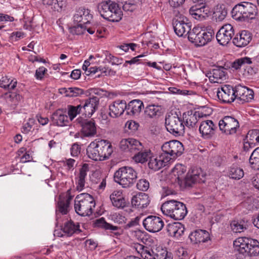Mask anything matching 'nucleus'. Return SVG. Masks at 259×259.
Listing matches in <instances>:
<instances>
[{"mask_svg": "<svg viewBox=\"0 0 259 259\" xmlns=\"http://www.w3.org/2000/svg\"><path fill=\"white\" fill-rule=\"evenodd\" d=\"M186 170V167L179 163L177 164L172 170L173 175L177 177L181 185L191 187L196 182L203 181L201 178L203 177V174L200 168H194L189 170L185 176Z\"/></svg>", "mask_w": 259, "mask_h": 259, "instance_id": "nucleus-1", "label": "nucleus"}, {"mask_svg": "<svg viewBox=\"0 0 259 259\" xmlns=\"http://www.w3.org/2000/svg\"><path fill=\"white\" fill-rule=\"evenodd\" d=\"M213 35L214 32L211 28L198 25L189 32L188 38L195 45L203 46L211 40Z\"/></svg>", "mask_w": 259, "mask_h": 259, "instance_id": "nucleus-2", "label": "nucleus"}, {"mask_svg": "<svg viewBox=\"0 0 259 259\" xmlns=\"http://www.w3.org/2000/svg\"><path fill=\"white\" fill-rule=\"evenodd\" d=\"M161 209L164 215L176 220L183 219L187 213L186 205L174 200H167L163 203Z\"/></svg>", "mask_w": 259, "mask_h": 259, "instance_id": "nucleus-3", "label": "nucleus"}, {"mask_svg": "<svg viewBox=\"0 0 259 259\" xmlns=\"http://www.w3.org/2000/svg\"><path fill=\"white\" fill-rule=\"evenodd\" d=\"M235 249L240 253L248 256H257L259 254V242L255 239L239 237L233 243Z\"/></svg>", "mask_w": 259, "mask_h": 259, "instance_id": "nucleus-4", "label": "nucleus"}, {"mask_svg": "<svg viewBox=\"0 0 259 259\" xmlns=\"http://www.w3.org/2000/svg\"><path fill=\"white\" fill-rule=\"evenodd\" d=\"M95 205L94 198L88 193L80 194L74 200L75 211L81 216L91 215L93 213V209Z\"/></svg>", "mask_w": 259, "mask_h": 259, "instance_id": "nucleus-5", "label": "nucleus"}, {"mask_svg": "<svg viewBox=\"0 0 259 259\" xmlns=\"http://www.w3.org/2000/svg\"><path fill=\"white\" fill-rule=\"evenodd\" d=\"M257 14L256 6L249 2H242L236 5L232 9V17L239 21L254 19Z\"/></svg>", "mask_w": 259, "mask_h": 259, "instance_id": "nucleus-6", "label": "nucleus"}, {"mask_svg": "<svg viewBox=\"0 0 259 259\" xmlns=\"http://www.w3.org/2000/svg\"><path fill=\"white\" fill-rule=\"evenodd\" d=\"M137 179L136 171L130 166H122L117 170L114 174L115 182L122 186L123 188L132 186Z\"/></svg>", "mask_w": 259, "mask_h": 259, "instance_id": "nucleus-7", "label": "nucleus"}, {"mask_svg": "<svg viewBox=\"0 0 259 259\" xmlns=\"http://www.w3.org/2000/svg\"><path fill=\"white\" fill-rule=\"evenodd\" d=\"M162 154L168 158V161L170 163L176 157L182 154L184 151L182 144L177 140H172L164 143L161 146Z\"/></svg>", "mask_w": 259, "mask_h": 259, "instance_id": "nucleus-8", "label": "nucleus"}, {"mask_svg": "<svg viewBox=\"0 0 259 259\" xmlns=\"http://www.w3.org/2000/svg\"><path fill=\"white\" fill-rule=\"evenodd\" d=\"M165 127L174 135L180 136L184 133L185 127L181 119L176 115H168L165 118Z\"/></svg>", "mask_w": 259, "mask_h": 259, "instance_id": "nucleus-9", "label": "nucleus"}, {"mask_svg": "<svg viewBox=\"0 0 259 259\" xmlns=\"http://www.w3.org/2000/svg\"><path fill=\"white\" fill-rule=\"evenodd\" d=\"M219 126L220 130L226 135H233L236 133L239 127L237 119L231 116H226L220 120Z\"/></svg>", "mask_w": 259, "mask_h": 259, "instance_id": "nucleus-10", "label": "nucleus"}, {"mask_svg": "<svg viewBox=\"0 0 259 259\" xmlns=\"http://www.w3.org/2000/svg\"><path fill=\"white\" fill-rule=\"evenodd\" d=\"M251 63V58L247 57H242L235 60L232 64V67L235 70L243 68L244 76L247 78H250L256 72V69L250 66Z\"/></svg>", "mask_w": 259, "mask_h": 259, "instance_id": "nucleus-11", "label": "nucleus"}, {"mask_svg": "<svg viewBox=\"0 0 259 259\" xmlns=\"http://www.w3.org/2000/svg\"><path fill=\"white\" fill-rule=\"evenodd\" d=\"M172 24L176 34L179 36L189 35L191 31L190 23L189 20L184 16L174 19Z\"/></svg>", "mask_w": 259, "mask_h": 259, "instance_id": "nucleus-12", "label": "nucleus"}, {"mask_svg": "<svg viewBox=\"0 0 259 259\" xmlns=\"http://www.w3.org/2000/svg\"><path fill=\"white\" fill-rule=\"evenodd\" d=\"M145 229L149 232L155 233L160 231L164 225L162 219L157 216L149 215L143 222Z\"/></svg>", "mask_w": 259, "mask_h": 259, "instance_id": "nucleus-13", "label": "nucleus"}, {"mask_svg": "<svg viewBox=\"0 0 259 259\" xmlns=\"http://www.w3.org/2000/svg\"><path fill=\"white\" fill-rule=\"evenodd\" d=\"M234 35L233 27L230 24L223 25L218 31L216 38L218 43L222 46L227 45Z\"/></svg>", "mask_w": 259, "mask_h": 259, "instance_id": "nucleus-14", "label": "nucleus"}, {"mask_svg": "<svg viewBox=\"0 0 259 259\" xmlns=\"http://www.w3.org/2000/svg\"><path fill=\"white\" fill-rule=\"evenodd\" d=\"M189 13L192 17L197 20H206L211 14L210 8L206 6H193L189 9Z\"/></svg>", "mask_w": 259, "mask_h": 259, "instance_id": "nucleus-15", "label": "nucleus"}, {"mask_svg": "<svg viewBox=\"0 0 259 259\" xmlns=\"http://www.w3.org/2000/svg\"><path fill=\"white\" fill-rule=\"evenodd\" d=\"M120 148L124 151L136 153L138 150L143 148L142 144L133 138L122 139L120 142Z\"/></svg>", "mask_w": 259, "mask_h": 259, "instance_id": "nucleus-16", "label": "nucleus"}, {"mask_svg": "<svg viewBox=\"0 0 259 259\" xmlns=\"http://www.w3.org/2000/svg\"><path fill=\"white\" fill-rule=\"evenodd\" d=\"M218 99L224 103H230L235 99L234 88L230 85H225L217 91Z\"/></svg>", "mask_w": 259, "mask_h": 259, "instance_id": "nucleus-17", "label": "nucleus"}, {"mask_svg": "<svg viewBox=\"0 0 259 259\" xmlns=\"http://www.w3.org/2000/svg\"><path fill=\"white\" fill-rule=\"evenodd\" d=\"M71 192L72 190L69 189L66 192L65 199H62L61 196L59 198L56 209V220L58 221V223H59L58 219L60 217L61 214H66L68 211L70 201L74 197V195H72Z\"/></svg>", "mask_w": 259, "mask_h": 259, "instance_id": "nucleus-18", "label": "nucleus"}, {"mask_svg": "<svg viewBox=\"0 0 259 259\" xmlns=\"http://www.w3.org/2000/svg\"><path fill=\"white\" fill-rule=\"evenodd\" d=\"M80 136L81 138H92L97 134V125L92 120H84L81 124Z\"/></svg>", "mask_w": 259, "mask_h": 259, "instance_id": "nucleus-19", "label": "nucleus"}, {"mask_svg": "<svg viewBox=\"0 0 259 259\" xmlns=\"http://www.w3.org/2000/svg\"><path fill=\"white\" fill-rule=\"evenodd\" d=\"M99 103V99L97 97L91 98L85 102L80 104L82 110V114L90 117L95 112Z\"/></svg>", "mask_w": 259, "mask_h": 259, "instance_id": "nucleus-20", "label": "nucleus"}, {"mask_svg": "<svg viewBox=\"0 0 259 259\" xmlns=\"http://www.w3.org/2000/svg\"><path fill=\"white\" fill-rule=\"evenodd\" d=\"M92 17V15L89 9L80 8L76 11L73 16V21L76 23L89 25Z\"/></svg>", "mask_w": 259, "mask_h": 259, "instance_id": "nucleus-21", "label": "nucleus"}, {"mask_svg": "<svg viewBox=\"0 0 259 259\" xmlns=\"http://www.w3.org/2000/svg\"><path fill=\"white\" fill-rule=\"evenodd\" d=\"M216 128L213 121L210 120L202 121L199 125V132L204 139H209L214 134Z\"/></svg>", "mask_w": 259, "mask_h": 259, "instance_id": "nucleus-22", "label": "nucleus"}, {"mask_svg": "<svg viewBox=\"0 0 259 259\" xmlns=\"http://www.w3.org/2000/svg\"><path fill=\"white\" fill-rule=\"evenodd\" d=\"M126 107L124 100H116L109 105V115L113 118L118 117L123 114Z\"/></svg>", "mask_w": 259, "mask_h": 259, "instance_id": "nucleus-23", "label": "nucleus"}, {"mask_svg": "<svg viewBox=\"0 0 259 259\" xmlns=\"http://www.w3.org/2000/svg\"><path fill=\"white\" fill-rule=\"evenodd\" d=\"M245 140L243 148L245 151H247L259 143V130L249 131Z\"/></svg>", "mask_w": 259, "mask_h": 259, "instance_id": "nucleus-24", "label": "nucleus"}, {"mask_svg": "<svg viewBox=\"0 0 259 259\" xmlns=\"http://www.w3.org/2000/svg\"><path fill=\"white\" fill-rule=\"evenodd\" d=\"M251 40V33L247 30H242L235 36L233 42L237 47L241 48L247 46Z\"/></svg>", "mask_w": 259, "mask_h": 259, "instance_id": "nucleus-25", "label": "nucleus"}, {"mask_svg": "<svg viewBox=\"0 0 259 259\" xmlns=\"http://www.w3.org/2000/svg\"><path fill=\"white\" fill-rule=\"evenodd\" d=\"M149 159L148 166L154 170H159L169 163L167 160L168 158L165 157L162 153L156 157L151 156Z\"/></svg>", "mask_w": 259, "mask_h": 259, "instance_id": "nucleus-26", "label": "nucleus"}, {"mask_svg": "<svg viewBox=\"0 0 259 259\" xmlns=\"http://www.w3.org/2000/svg\"><path fill=\"white\" fill-rule=\"evenodd\" d=\"M166 230L169 236L179 238L183 234L185 228L181 223L175 222L168 224L166 226Z\"/></svg>", "mask_w": 259, "mask_h": 259, "instance_id": "nucleus-27", "label": "nucleus"}, {"mask_svg": "<svg viewBox=\"0 0 259 259\" xmlns=\"http://www.w3.org/2000/svg\"><path fill=\"white\" fill-rule=\"evenodd\" d=\"M226 174L230 179L237 180L241 179L244 175V170L236 163H233L228 167Z\"/></svg>", "mask_w": 259, "mask_h": 259, "instance_id": "nucleus-28", "label": "nucleus"}, {"mask_svg": "<svg viewBox=\"0 0 259 259\" xmlns=\"http://www.w3.org/2000/svg\"><path fill=\"white\" fill-rule=\"evenodd\" d=\"M52 121L54 124L59 126L67 125L69 119L68 115L62 110H57L52 115Z\"/></svg>", "mask_w": 259, "mask_h": 259, "instance_id": "nucleus-29", "label": "nucleus"}, {"mask_svg": "<svg viewBox=\"0 0 259 259\" xmlns=\"http://www.w3.org/2000/svg\"><path fill=\"white\" fill-rule=\"evenodd\" d=\"M150 200L147 194L140 193L133 197L132 204L138 208H144L149 205Z\"/></svg>", "mask_w": 259, "mask_h": 259, "instance_id": "nucleus-30", "label": "nucleus"}, {"mask_svg": "<svg viewBox=\"0 0 259 259\" xmlns=\"http://www.w3.org/2000/svg\"><path fill=\"white\" fill-rule=\"evenodd\" d=\"M189 237L195 243L205 242L209 239V234L205 230H197L192 232Z\"/></svg>", "mask_w": 259, "mask_h": 259, "instance_id": "nucleus-31", "label": "nucleus"}, {"mask_svg": "<svg viewBox=\"0 0 259 259\" xmlns=\"http://www.w3.org/2000/svg\"><path fill=\"white\" fill-rule=\"evenodd\" d=\"M88 171V164H84L79 170V175L76 179V189L79 191H82L85 187V179Z\"/></svg>", "mask_w": 259, "mask_h": 259, "instance_id": "nucleus-32", "label": "nucleus"}, {"mask_svg": "<svg viewBox=\"0 0 259 259\" xmlns=\"http://www.w3.org/2000/svg\"><path fill=\"white\" fill-rule=\"evenodd\" d=\"M208 77L211 82H219L226 79V73L223 67H217L212 69L208 73Z\"/></svg>", "mask_w": 259, "mask_h": 259, "instance_id": "nucleus-33", "label": "nucleus"}, {"mask_svg": "<svg viewBox=\"0 0 259 259\" xmlns=\"http://www.w3.org/2000/svg\"><path fill=\"white\" fill-rule=\"evenodd\" d=\"M110 199L113 205L118 208H122L125 205V201L122 196V192L120 190H116L110 196Z\"/></svg>", "mask_w": 259, "mask_h": 259, "instance_id": "nucleus-34", "label": "nucleus"}, {"mask_svg": "<svg viewBox=\"0 0 259 259\" xmlns=\"http://www.w3.org/2000/svg\"><path fill=\"white\" fill-rule=\"evenodd\" d=\"M143 106V103L141 100H132L127 106V113L129 115H137L141 112Z\"/></svg>", "mask_w": 259, "mask_h": 259, "instance_id": "nucleus-35", "label": "nucleus"}, {"mask_svg": "<svg viewBox=\"0 0 259 259\" xmlns=\"http://www.w3.org/2000/svg\"><path fill=\"white\" fill-rule=\"evenodd\" d=\"M113 5H117L111 1L103 2L98 6V10L101 16L104 18H109L112 16L111 14L112 8Z\"/></svg>", "mask_w": 259, "mask_h": 259, "instance_id": "nucleus-36", "label": "nucleus"}, {"mask_svg": "<svg viewBox=\"0 0 259 259\" xmlns=\"http://www.w3.org/2000/svg\"><path fill=\"white\" fill-rule=\"evenodd\" d=\"M152 153L150 150L142 149L138 150L133 157L134 161L137 163H144L151 157Z\"/></svg>", "mask_w": 259, "mask_h": 259, "instance_id": "nucleus-37", "label": "nucleus"}, {"mask_svg": "<svg viewBox=\"0 0 259 259\" xmlns=\"http://www.w3.org/2000/svg\"><path fill=\"white\" fill-rule=\"evenodd\" d=\"M78 223H75L71 221L66 222L62 229L65 235L67 236H71L74 233H79V230Z\"/></svg>", "mask_w": 259, "mask_h": 259, "instance_id": "nucleus-38", "label": "nucleus"}, {"mask_svg": "<svg viewBox=\"0 0 259 259\" xmlns=\"http://www.w3.org/2000/svg\"><path fill=\"white\" fill-rule=\"evenodd\" d=\"M76 26H74L71 29V32L74 34L80 35L85 33L87 31L89 33L93 34L95 31V29L88 26V25L83 24L82 23H77Z\"/></svg>", "mask_w": 259, "mask_h": 259, "instance_id": "nucleus-39", "label": "nucleus"}, {"mask_svg": "<svg viewBox=\"0 0 259 259\" xmlns=\"http://www.w3.org/2000/svg\"><path fill=\"white\" fill-rule=\"evenodd\" d=\"M102 148L101 150V160L108 159L113 151L111 144L108 141L102 140Z\"/></svg>", "mask_w": 259, "mask_h": 259, "instance_id": "nucleus-40", "label": "nucleus"}, {"mask_svg": "<svg viewBox=\"0 0 259 259\" xmlns=\"http://www.w3.org/2000/svg\"><path fill=\"white\" fill-rule=\"evenodd\" d=\"M227 15V11L224 6L217 5L214 9L213 17L217 21H222Z\"/></svg>", "mask_w": 259, "mask_h": 259, "instance_id": "nucleus-41", "label": "nucleus"}, {"mask_svg": "<svg viewBox=\"0 0 259 259\" xmlns=\"http://www.w3.org/2000/svg\"><path fill=\"white\" fill-rule=\"evenodd\" d=\"M145 114L150 118L159 116L161 114V107L153 104L149 105L146 107Z\"/></svg>", "mask_w": 259, "mask_h": 259, "instance_id": "nucleus-42", "label": "nucleus"}, {"mask_svg": "<svg viewBox=\"0 0 259 259\" xmlns=\"http://www.w3.org/2000/svg\"><path fill=\"white\" fill-rule=\"evenodd\" d=\"M113 7L112 8L111 14L112 16H110L109 18H104L112 22H118L122 18V11L117 5H113Z\"/></svg>", "mask_w": 259, "mask_h": 259, "instance_id": "nucleus-43", "label": "nucleus"}, {"mask_svg": "<svg viewBox=\"0 0 259 259\" xmlns=\"http://www.w3.org/2000/svg\"><path fill=\"white\" fill-rule=\"evenodd\" d=\"M17 83L16 79L5 76L0 80V87L8 90H13L16 87Z\"/></svg>", "mask_w": 259, "mask_h": 259, "instance_id": "nucleus-44", "label": "nucleus"}, {"mask_svg": "<svg viewBox=\"0 0 259 259\" xmlns=\"http://www.w3.org/2000/svg\"><path fill=\"white\" fill-rule=\"evenodd\" d=\"M87 154L88 157L95 161H100L99 153L96 149L95 143L92 142L87 149Z\"/></svg>", "mask_w": 259, "mask_h": 259, "instance_id": "nucleus-45", "label": "nucleus"}, {"mask_svg": "<svg viewBox=\"0 0 259 259\" xmlns=\"http://www.w3.org/2000/svg\"><path fill=\"white\" fill-rule=\"evenodd\" d=\"M230 227L232 231L235 233L243 232L246 229L245 223L242 221L234 220L231 222Z\"/></svg>", "mask_w": 259, "mask_h": 259, "instance_id": "nucleus-46", "label": "nucleus"}, {"mask_svg": "<svg viewBox=\"0 0 259 259\" xmlns=\"http://www.w3.org/2000/svg\"><path fill=\"white\" fill-rule=\"evenodd\" d=\"M249 163L252 168L259 169V147L255 149L252 152L249 158Z\"/></svg>", "mask_w": 259, "mask_h": 259, "instance_id": "nucleus-47", "label": "nucleus"}, {"mask_svg": "<svg viewBox=\"0 0 259 259\" xmlns=\"http://www.w3.org/2000/svg\"><path fill=\"white\" fill-rule=\"evenodd\" d=\"M94 225L95 227L101 228L106 230L117 229L113 225L107 223L104 218H101L96 220Z\"/></svg>", "mask_w": 259, "mask_h": 259, "instance_id": "nucleus-48", "label": "nucleus"}, {"mask_svg": "<svg viewBox=\"0 0 259 259\" xmlns=\"http://www.w3.org/2000/svg\"><path fill=\"white\" fill-rule=\"evenodd\" d=\"M65 96L73 97H76L83 93L81 89L77 88H69L68 89H63Z\"/></svg>", "mask_w": 259, "mask_h": 259, "instance_id": "nucleus-49", "label": "nucleus"}, {"mask_svg": "<svg viewBox=\"0 0 259 259\" xmlns=\"http://www.w3.org/2000/svg\"><path fill=\"white\" fill-rule=\"evenodd\" d=\"M80 107V105L77 106H69L68 107V114L69 119L70 120H73L77 114H82V110Z\"/></svg>", "mask_w": 259, "mask_h": 259, "instance_id": "nucleus-50", "label": "nucleus"}, {"mask_svg": "<svg viewBox=\"0 0 259 259\" xmlns=\"http://www.w3.org/2000/svg\"><path fill=\"white\" fill-rule=\"evenodd\" d=\"M109 219L118 224H122L125 223L126 219L119 213L113 212L111 213L108 217Z\"/></svg>", "mask_w": 259, "mask_h": 259, "instance_id": "nucleus-51", "label": "nucleus"}, {"mask_svg": "<svg viewBox=\"0 0 259 259\" xmlns=\"http://www.w3.org/2000/svg\"><path fill=\"white\" fill-rule=\"evenodd\" d=\"M184 119L185 120L186 126L189 127H194L197 122V115L196 113L185 115Z\"/></svg>", "mask_w": 259, "mask_h": 259, "instance_id": "nucleus-52", "label": "nucleus"}, {"mask_svg": "<svg viewBox=\"0 0 259 259\" xmlns=\"http://www.w3.org/2000/svg\"><path fill=\"white\" fill-rule=\"evenodd\" d=\"M6 98L7 102L12 103V104L15 105L21 100L22 97L19 94L12 93L7 94Z\"/></svg>", "mask_w": 259, "mask_h": 259, "instance_id": "nucleus-53", "label": "nucleus"}, {"mask_svg": "<svg viewBox=\"0 0 259 259\" xmlns=\"http://www.w3.org/2000/svg\"><path fill=\"white\" fill-rule=\"evenodd\" d=\"M248 89L249 88L241 85H236L235 88H234L235 93L234 96H235V99L240 100L244 93H245L246 92H247Z\"/></svg>", "mask_w": 259, "mask_h": 259, "instance_id": "nucleus-54", "label": "nucleus"}, {"mask_svg": "<svg viewBox=\"0 0 259 259\" xmlns=\"http://www.w3.org/2000/svg\"><path fill=\"white\" fill-rule=\"evenodd\" d=\"M254 97L253 91L250 89H248L245 93L241 96V98L240 99V101H242V103L248 102L251 101Z\"/></svg>", "mask_w": 259, "mask_h": 259, "instance_id": "nucleus-55", "label": "nucleus"}, {"mask_svg": "<svg viewBox=\"0 0 259 259\" xmlns=\"http://www.w3.org/2000/svg\"><path fill=\"white\" fill-rule=\"evenodd\" d=\"M35 120L33 118H29L28 121L24 124L22 128V132L27 134L32 130L34 129Z\"/></svg>", "mask_w": 259, "mask_h": 259, "instance_id": "nucleus-56", "label": "nucleus"}, {"mask_svg": "<svg viewBox=\"0 0 259 259\" xmlns=\"http://www.w3.org/2000/svg\"><path fill=\"white\" fill-rule=\"evenodd\" d=\"M137 187L141 191H146L149 188V183L146 179H140L137 184Z\"/></svg>", "mask_w": 259, "mask_h": 259, "instance_id": "nucleus-57", "label": "nucleus"}, {"mask_svg": "<svg viewBox=\"0 0 259 259\" xmlns=\"http://www.w3.org/2000/svg\"><path fill=\"white\" fill-rule=\"evenodd\" d=\"M66 6V0H57L53 7V11L60 12L64 9Z\"/></svg>", "mask_w": 259, "mask_h": 259, "instance_id": "nucleus-58", "label": "nucleus"}, {"mask_svg": "<svg viewBox=\"0 0 259 259\" xmlns=\"http://www.w3.org/2000/svg\"><path fill=\"white\" fill-rule=\"evenodd\" d=\"M47 71V69L45 67L43 66L40 67L36 70L35 74V78L37 79H42Z\"/></svg>", "mask_w": 259, "mask_h": 259, "instance_id": "nucleus-59", "label": "nucleus"}, {"mask_svg": "<svg viewBox=\"0 0 259 259\" xmlns=\"http://www.w3.org/2000/svg\"><path fill=\"white\" fill-rule=\"evenodd\" d=\"M101 75L103 76H113L115 74V71L108 67H103L100 69Z\"/></svg>", "mask_w": 259, "mask_h": 259, "instance_id": "nucleus-60", "label": "nucleus"}, {"mask_svg": "<svg viewBox=\"0 0 259 259\" xmlns=\"http://www.w3.org/2000/svg\"><path fill=\"white\" fill-rule=\"evenodd\" d=\"M123 9L125 11H133L136 8V6L128 1L126 0L123 2L122 5Z\"/></svg>", "mask_w": 259, "mask_h": 259, "instance_id": "nucleus-61", "label": "nucleus"}, {"mask_svg": "<svg viewBox=\"0 0 259 259\" xmlns=\"http://www.w3.org/2000/svg\"><path fill=\"white\" fill-rule=\"evenodd\" d=\"M157 259H172L171 254L167 251L162 250L161 252L157 254Z\"/></svg>", "mask_w": 259, "mask_h": 259, "instance_id": "nucleus-62", "label": "nucleus"}, {"mask_svg": "<svg viewBox=\"0 0 259 259\" xmlns=\"http://www.w3.org/2000/svg\"><path fill=\"white\" fill-rule=\"evenodd\" d=\"M80 147L77 144H73L70 149L71 155L73 157H76L80 153Z\"/></svg>", "mask_w": 259, "mask_h": 259, "instance_id": "nucleus-63", "label": "nucleus"}, {"mask_svg": "<svg viewBox=\"0 0 259 259\" xmlns=\"http://www.w3.org/2000/svg\"><path fill=\"white\" fill-rule=\"evenodd\" d=\"M109 62L112 65H119L122 63V59H119L116 57L109 55L108 56Z\"/></svg>", "mask_w": 259, "mask_h": 259, "instance_id": "nucleus-64", "label": "nucleus"}]
</instances>
